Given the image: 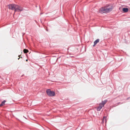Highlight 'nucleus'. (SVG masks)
Instances as JSON below:
<instances>
[{
  "label": "nucleus",
  "instance_id": "12",
  "mask_svg": "<svg viewBox=\"0 0 130 130\" xmlns=\"http://www.w3.org/2000/svg\"><path fill=\"white\" fill-rule=\"evenodd\" d=\"M29 52V51L28 50L26 49H24V53H28Z\"/></svg>",
  "mask_w": 130,
  "mask_h": 130
},
{
  "label": "nucleus",
  "instance_id": "3",
  "mask_svg": "<svg viewBox=\"0 0 130 130\" xmlns=\"http://www.w3.org/2000/svg\"><path fill=\"white\" fill-rule=\"evenodd\" d=\"M99 13L102 14L107 13L106 7H104L101 8L99 9Z\"/></svg>",
  "mask_w": 130,
  "mask_h": 130
},
{
  "label": "nucleus",
  "instance_id": "10",
  "mask_svg": "<svg viewBox=\"0 0 130 130\" xmlns=\"http://www.w3.org/2000/svg\"><path fill=\"white\" fill-rule=\"evenodd\" d=\"M6 101L5 100H4L1 103V104L2 106L4 105L5 104V103L6 102Z\"/></svg>",
  "mask_w": 130,
  "mask_h": 130
},
{
  "label": "nucleus",
  "instance_id": "21",
  "mask_svg": "<svg viewBox=\"0 0 130 130\" xmlns=\"http://www.w3.org/2000/svg\"><path fill=\"white\" fill-rule=\"evenodd\" d=\"M15 13L14 12V14Z\"/></svg>",
  "mask_w": 130,
  "mask_h": 130
},
{
  "label": "nucleus",
  "instance_id": "5",
  "mask_svg": "<svg viewBox=\"0 0 130 130\" xmlns=\"http://www.w3.org/2000/svg\"><path fill=\"white\" fill-rule=\"evenodd\" d=\"M17 12H21L24 10L23 8L20 6L17 5L15 7Z\"/></svg>",
  "mask_w": 130,
  "mask_h": 130
},
{
  "label": "nucleus",
  "instance_id": "6",
  "mask_svg": "<svg viewBox=\"0 0 130 130\" xmlns=\"http://www.w3.org/2000/svg\"><path fill=\"white\" fill-rule=\"evenodd\" d=\"M128 10V9L127 8H122V11L124 13L127 12Z\"/></svg>",
  "mask_w": 130,
  "mask_h": 130
},
{
  "label": "nucleus",
  "instance_id": "2",
  "mask_svg": "<svg viewBox=\"0 0 130 130\" xmlns=\"http://www.w3.org/2000/svg\"><path fill=\"white\" fill-rule=\"evenodd\" d=\"M108 8H106L107 13H108L111 11L113 8V6L111 4L108 5L107 6Z\"/></svg>",
  "mask_w": 130,
  "mask_h": 130
},
{
  "label": "nucleus",
  "instance_id": "9",
  "mask_svg": "<svg viewBox=\"0 0 130 130\" xmlns=\"http://www.w3.org/2000/svg\"><path fill=\"white\" fill-rule=\"evenodd\" d=\"M99 39H97L94 42V43L96 44L97 43L99 42Z\"/></svg>",
  "mask_w": 130,
  "mask_h": 130
},
{
  "label": "nucleus",
  "instance_id": "18",
  "mask_svg": "<svg viewBox=\"0 0 130 130\" xmlns=\"http://www.w3.org/2000/svg\"><path fill=\"white\" fill-rule=\"evenodd\" d=\"M26 61H28V59H26Z\"/></svg>",
  "mask_w": 130,
  "mask_h": 130
},
{
  "label": "nucleus",
  "instance_id": "16",
  "mask_svg": "<svg viewBox=\"0 0 130 130\" xmlns=\"http://www.w3.org/2000/svg\"><path fill=\"white\" fill-rule=\"evenodd\" d=\"M43 14V13H40V15H41V14Z\"/></svg>",
  "mask_w": 130,
  "mask_h": 130
},
{
  "label": "nucleus",
  "instance_id": "23",
  "mask_svg": "<svg viewBox=\"0 0 130 130\" xmlns=\"http://www.w3.org/2000/svg\"><path fill=\"white\" fill-rule=\"evenodd\" d=\"M36 7H37V6H36Z\"/></svg>",
  "mask_w": 130,
  "mask_h": 130
},
{
  "label": "nucleus",
  "instance_id": "22",
  "mask_svg": "<svg viewBox=\"0 0 130 130\" xmlns=\"http://www.w3.org/2000/svg\"><path fill=\"white\" fill-rule=\"evenodd\" d=\"M39 8H40V6H39Z\"/></svg>",
  "mask_w": 130,
  "mask_h": 130
},
{
  "label": "nucleus",
  "instance_id": "1",
  "mask_svg": "<svg viewBox=\"0 0 130 130\" xmlns=\"http://www.w3.org/2000/svg\"><path fill=\"white\" fill-rule=\"evenodd\" d=\"M46 92L47 95L49 96H54L55 95V92L53 91H51L49 89H47Z\"/></svg>",
  "mask_w": 130,
  "mask_h": 130
},
{
  "label": "nucleus",
  "instance_id": "20",
  "mask_svg": "<svg viewBox=\"0 0 130 130\" xmlns=\"http://www.w3.org/2000/svg\"><path fill=\"white\" fill-rule=\"evenodd\" d=\"M58 59V58H57V60H56V61H57V60Z\"/></svg>",
  "mask_w": 130,
  "mask_h": 130
},
{
  "label": "nucleus",
  "instance_id": "11",
  "mask_svg": "<svg viewBox=\"0 0 130 130\" xmlns=\"http://www.w3.org/2000/svg\"><path fill=\"white\" fill-rule=\"evenodd\" d=\"M106 118H107V117L106 116H104L103 117V119H102V121L103 122H104V120H105V122H106Z\"/></svg>",
  "mask_w": 130,
  "mask_h": 130
},
{
  "label": "nucleus",
  "instance_id": "24",
  "mask_svg": "<svg viewBox=\"0 0 130 130\" xmlns=\"http://www.w3.org/2000/svg\"><path fill=\"white\" fill-rule=\"evenodd\" d=\"M20 55H19V57Z\"/></svg>",
  "mask_w": 130,
  "mask_h": 130
},
{
  "label": "nucleus",
  "instance_id": "14",
  "mask_svg": "<svg viewBox=\"0 0 130 130\" xmlns=\"http://www.w3.org/2000/svg\"><path fill=\"white\" fill-rule=\"evenodd\" d=\"M94 45H93V46H95V45L96 44H95V43H94Z\"/></svg>",
  "mask_w": 130,
  "mask_h": 130
},
{
  "label": "nucleus",
  "instance_id": "8",
  "mask_svg": "<svg viewBox=\"0 0 130 130\" xmlns=\"http://www.w3.org/2000/svg\"><path fill=\"white\" fill-rule=\"evenodd\" d=\"M107 102V100H104L103 101H102V102H103V103L102 104L104 106V105Z\"/></svg>",
  "mask_w": 130,
  "mask_h": 130
},
{
  "label": "nucleus",
  "instance_id": "15",
  "mask_svg": "<svg viewBox=\"0 0 130 130\" xmlns=\"http://www.w3.org/2000/svg\"><path fill=\"white\" fill-rule=\"evenodd\" d=\"M130 99V97L127 98V100H128V99Z\"/></svg>",
  "mask_w": 130,
  "mask_h": 130
},
{
  "label": "nucleus",
  "instance_id": "7",
  "mask_svg": "<svg viewBox=\"0 0 130 130\" xmlns=\"http://www.w3.org/2000/svg\"><path fill=\"white\" fill-rule=\"evenodd\" d=\"M103 106H104L102 104L100 105L97 108V110L98 111H100V110L102 109L103 107Z\"/></svg>",
  "mask_w": 130,
  "mask_h": 130
},
{
  "label": "nucleus",
  "instance_id": "4",
  "mask_svg": "<svg viewBox=\"0 0 130 130\" xmlns=\"http://www.w3.org/2000/svg\"><path fill=\"white\" fill-rule=\"evenodd\" d=\"M17 5L14 4H11L8 5V7L11 10H14L15 8Z\"/></svg>",
  "mask_w": 130,
  "mask_h": 130
},
{
  "label": "nucleus",
  "instance_id": "19",
  "mask_svg": "<svg viewBox=\"0 0 130 130\" xmlns=\"http://www.w3.org/2000/svg\"><path fill=\"white\" fill-rule=\"evenodd\" d=\"M20 58H18V60H19V59H20Z\"/></svg>",
  "mask_w": 130,
  "mask_h": 130
},
{
  "label": "nucleus",
  "instance_id": "17",
  "mask_svg": "<svg viewBox=\"0 0 130 130\" xmlns=\"http://www.w3.org/2000/svg\"><path fill=\"white\" fill-rule=\"evenodd\" d=\"M2 106L1 104H0V107Z\"/></svg>",
  "mask_w": 130,
  "mask_h": 130
},
{
  "label": "nucleus",
  "instance_id": "13",
  "mask_svg": "<svg viewBox=\"0 0 130 130\" xmlns=\"http://www.w3.org/2000/svg\"><path fill=\"white\" fill-rule=\"evenodd\" d=\"M14 10L15 13V12H17V10L16 8H15V9H14Z\"/></svg>",
  "mask_w": 130,
  "mask_h": 130
}]
</instances>
